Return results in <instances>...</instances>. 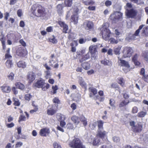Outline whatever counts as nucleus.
<instances>
[{"label":"nucleus","instance_id":"nucleus-1","mask_svg":"<svg viewBox=\"0 0 148 148\" xmlns=\"http://www.w3.org/2000/svg\"><path fill=\"white\" fill-rule=\"evenodd\" d=\"M108 24L106 23L103 25L100 29L102 38L106 40H108L110 36V32L108 29Z\"/></svg>","mask_w":148,"mask_h":148},{"label":"nucleus","instance_id":"nucleus-2","mask_svg":"<svg viewBox=\"0 0 148 148\" xmlns=\"http://www.w3.org/2000/svg\"><path fill=\"white\" fill-rule=\"evenodd\" d=\"M117 62L119 66L125 67V68L123 69V70L125 73H127L130 71V66L127 61L122 59V58L119 57H118Z\"/></svg>","mask_w":148,"mask_h":148},{"label":"nucleus","instance_id":"nucleus-3","mask_svg":"<svg viewBox=\"0 0 148 148\" xmlns=\"http://www.w3.org/2000/svg\"><path fill=\"white\" fill-rule=\"evenodd\" d=\"M144 25H140L138 29L136 31L134 34H129L125 38V40L128 42H130L132 40H136V37L139 36L140 30L142 29Z\"/></svg>","mask_w":148,"mask_h":148},{"label":"nucleus","instance_id":"nucleus-4","mask_svg":"<svg viewBox=\"0 0 148 148\" xmlns=\"http://www.w3.org/2000/svg\"><path fill=\"white\" fill-rule=\"evenodd\" d=\"M35 8L34 6L33 5L32 9L33 10V13L35 14L36 16L38 17L44 16L45 15V9L41 5H39L38 7L36 9H37V12H36L34 8Z\"/></svg>","mask_w":148,"mask_h":148},{"label":"nucleus","instance_id":"nucleus-5","mask_svg":"<svg viewBox=\"0 0 148 148\" xmlns=\"http://www.w3.org/2000/svg\"><path fill=\"white\" fill-rule=\"evenodd\" d=\"M69 145L71 147L73 148H85L82 145L81 142L78 138L74 139L69 143Z\"/></svg>","mask_w":148,"mask_h":148},{"label":"nucleus","instance_id":"nucleus-6","mask_svg":"<svg viewBox=\"0 0 148 148\" xmlns=\"http://www.w3.org/2000/svg\"><path fill=\"white\" fill-rule=\"evenodd\" d=\"M89 52L91 56L92 59L95 60L97 53L96 46L95 45L90 46L89 48Z\"/></svg>","mask_w":148,"mask_h":148},{"label":"nucleus","instance_id":"nucleus-7","mask_svg":"<svg viewBox=\"0 0 148 148\" xmlns=\"http://www.w3.org/2000/svg\"><path fill=\"white\" fill-rule=\"evenodd\" d=\"M133 51V49L130 47H125L123 51V57L125 58L130 57Z\"/></svg>","mask_w":148,"mask_h":148},{"label":"nucleus","instance_id":"nucleus-8","mask_svg":"<svg viewBox=\"0 0 148 148\" xmlns=\"http://www.w3.org/2000/svg\"><path fill=\"white\" fill-rule=\"evenodd\" d=\"M137 11L134 9H132L126 11V15L128 18H134L137 14Z\"/></svg>","mask_w":148,"mask_h":148},{"label":"nucleus","instance_id":"nucleus-9","mask_svg":"<svg viewBox=\"0 0 148 148\" xmlns=\"http://www.w3.org/2000/svg\"><path fill=\"white\" fill-rule=\"evenodd\" d=\"M54 105L56 106V108L53 106L52 108L47 110V113L48 115H53L56 113L58 109V105L57 104H55Z\"/></svg>","mask_w":148,"mask_h":148},{"label":"nucleus","instance_id":"nucleus-10","mask_svg":"<svg viewBox=\"0 0 148 148\" xmlns=\"http://www.w3.org/2000/svg\"><path fill=\"white\" fill-rule=\"evenodd\" d=\"M27 54L26 50L22 49L21 48H19L16 51V54L20 57L25 56Z\"/></svg>","mask_w":148,"mask_h":148},{"label":"nucleus","instance_id":"nucleus-11","mask_svg":"<svg viewBox=\"0 0 148 148\" xmlns=\"http://www.w3.org/2000/svg\"><path fill=\"white\" fill-rule=\"evenodd\" d=\"M107 132L103 130V129H98L97 132V136L103 138L107 134Z\"/></svg>","mask_w":148,"mask_h":148},{"label":"nucleus","instance_id":"nucleus-12","mask_svg":"<svg viewBox=\"0 0 148 148\" xmlns=\"http://www.w3.org/2000/svg\"><path fill=\"white\" fill-rule=\"evenodd\" d=\"M35 78V74L33 72H29L27 75V79L30 83L32 82Z\"/></svg>","mask_w":148,"mask_h":148},{"label":"nucleus","instance_id":"nucleus-13","mask_svg":"<svg viewBox=\"0 0 148 148\" xmlns=\"http://www.w3.org/2000/svg\"><path fill=\"white\" fill-rule=\"evenodd\" d=\"M122 16V14L120 12H116L111 15L112 19L114 20L121 19Z\"/></svg>","mask_w":148,"mask_h":148},{"label":"nucleus","instance_id":"nucleus-14","mask_svg":"<svg viewBox=\"0 0 148 148\" xmlns=\"http://www.w3.org/2000/svg\"><path fill=\"white\" fill-rule=\"evenodd\" d=\"M58 24L61 27H63V32L65 33H67V31L68 28V25L64 22L61 21L58 22Z\"/></svg>","mask_w":148,"mask_h":148},{"label":"nucleus","instance_id":"nucleus-15","mask_svg":"<svg viewBox=\"0 0 148 148\" xmlns=\"http://www.w3.org/2000/svg\"><path fill=\"white\" fill-rule=\"evenodd\" d=\"M133 131L135 132H139L142 130V126L141 125L138 124L135 126L132 127Z\"/></svg>","mask_w":148,"mask_h":148},{"label":"nucleus","instance_id":"nucleus-16","mask_svg":"<svg viewBox=\"0 0 148 148\" xmlns=\"http://www.w3.org/2000/svg\"><path fill=\"white\" fill-rule=\"evenodd\" d=\"M1 88L2 92L4 93H9L11 90V88L9 86L5 84L1 86Z\"/></svg>","mask_w":148,"mask_h":148},{"label":"nucleus","instance_id":"nucleus-17","mask_svg":"<svg viewBox=\"0 0 148 148\" xmlns=\"http://www.w3.org/2000/svg\"><path fill=\"white\" fill-rule=\"evenodd\" d=\"M45 84V82L43 80H38L35 83V86L37 88H43V86Z\"/></svg>","mask_w":148,"mask_h":148},{"label":"nucleus","instance_id":"nucleus-18","mask_svg":"<svg viewBox=\"0 0 148 148\" xmlns=\"http://www.w3.org/2000/svg\"><path fill=\"white\" fill-rule=\"evenodd\" d=\"M50 132L48 128H44L40 130V134L42 136H46L47 134H48Z\"/></svg>","mask_w":148,"mask_h":148},{"label":"nucleus","instance_id":"nucleus-19","mask_svg":"<svg viewBox=\"0 0 148 148\" xmlns=\"http://www.w3.org/2000/svg\"><path fill=\"white\" fill-rule=\"evenodd\" d=\"M78 82L80 85L83 88H84L85 90L86 89L87 85L86 83L85 82L84 80L82 77H80L79 79Z\"/></svg>","mask_w":148,"mask_h":148},{"label":"nucleus","instance_id":"nucleus-20","mask_svg":"<svg viewBox=\"0 0 148 148\" xmlns=\"http://www.w3.org/2000/svg\"><path fill=\"white\" fill-rule=\"evenodd\" d=\"M84 25L86 27L85 28L86 30L91 29L93 28V24L91 21H88L84 23Z\"/></svg>","mask_w":148,"mask_h":148},{"label":"nucleus","instance_id":"nucleus-21","mask_svg":"<svg viewBox=\"0 0 148 148\" xmlns=\"http://www.w3.org/2000/svg\"><path fill=\"white\" fill-rule=\"evenodd\" d=\"M63 6L62 4H59L56 7V11L60 15H61L63 12Z\"/></svg>","mask_w":148,"mask_h":148},{"label":"nucleus","instance_id":"nucleus-22","mask_svg":"<svg viewBox=\"0 0 148 148\" xmlns=\"http://www.w3.org/2000/svg\"><path fill=\"white\" fill-rule=\"evenodd\" d=\"M56 63V61L54 60L53 59H51L49 62V65L50 66L53 67L54 68L57 69L58 67L59 64L57 63L54 64Z\"/></svg>","mask_w":148,"mask_h":148},{"label":"nucleus","instance_id":"nucleus-23","mask_svg":"<svg viewBox=\"0 0 148 148\" xmlns=\"http://www.w3.org/2000/svg\"><path fill=\"white\" fill-rule=\"evenodd\" d=\"M101 63L105 66H111L112 65V62L109 60L104 59L101 61Z\"/></svg>","mask_w":148,"mask_h":148},{"label":"nucleus","instance_id":"nucleus-24","mask_svg":"<svg viewBox=\"0 0 148 148\" xmlns=\"http://www.w3.org/2000/svg\"><path fill=\"white\" fill-rule=\"evenodd\" d=\"M1 34L0 36L1 37V38H0V40L1 42L2 45L3 46V49H4L5 48V40L4 38V36L3 34V32H1Z\"/></svg>","mask_w":148,"mask_h":148},{"label":"nucleus","instance_id":"nucleus-25","mask_svg":"<svg viewBox=\"0 0 148 148\" xmlns=\"http://www.w3.org/2000/svg\"><path fill=\"white\" fill-rule=\"evenodd\" d=\"M15 85L17 88L21 90H23L25 88L24 85L19 82H17L15 84Z\"/></svg>","mask_w":148,"mask_h":148},{"label":"nucleus","instance_id":"nucleus-26","mask_svg":"<svg viewBox=\"0 0 148 148\" xmlns=\"http://www.w3.org/2000/svg\"><path fill=\"white\" fill-rule=\"evenodd\" d=\"M82 66L85 70H87L90 68V64L87 62L83 63L82 64Z\"/></svg>","mask_w":148,"mask_h":148},{"label":"nucleus","instance_id":"nucleus-27","mask_svg":"<svg viewBox=\"0 0 148 148\" xmlns=\"http://www.w3.org/2000/svg\"><path fill=\"white\" fill-rule=\"evenodd\" d=\"M82 2L86 5H92L94 2L92 0H82Z\"/></svg>","mask_w":148,"mask_h":148},{"label":"nucleus","instance_id":"nucleus-28","mask_svg":"<svg viewBox=\"0 0 148 148\" xmlns=\"http://www.w3.org/2000/svg\"><path fill=\"white\" fill-rule=\"evenodd\" d=\"M64 3L65 6L71 7L73 3V0H65Z\"/></svg>","mask_w":148,"mask_h":148},{"label":"nucleus","instance_id":"nucleus-29","mask_svg":"<svg viewBox=\"0 0 148 148\" xmlns=\"http://www.w3.org/2000/svg\"><path fill=\"white\" fill-rule=\"evenodd\" d=\"M100 142V138L97 136L93 140L92 144L94 145H97L99 144Z\"/></svg>","mask_w":148,"mask_h":148},{"label":"nucleus","instance_id":"nucleus-30","mask_svg":"<svg viewBox=\"0 0 148 148\" xmlns=\"http://www.w3.org/2000/svg\"><path fill=\"white\" fill-rule=\"evenodd\" d=\"M78 16L77 15H74L71 16V21L74 24H76L78 22Z\"/></svg>","mask_w":148,"mask_h":148},{"label":"nucleus","instance_id":"nucleus-31","mask_svg":"<svg viewBox=\"0 0 148 148\" xmlns=\"http://www.w3.org/2000/svg\"><path fill=\"white\" fill-rule=\"evenodd\" d=\"M90 52H88L85 56L82 57V58L80 59V61L82 62L90 58Z\"/></svg>","mask_w":148,"mask_h":148},{"label":"nucleus","instance_id":"nucleus-32","mask_svg":"<svg viewBox=\"0 0 148 148\" xmlns=\"http://www.w3.org/2000/svg\"><path fill=\"white\" fill-rule=\"evenodd\" d=\"M121 47V46H119L114 49V52L115 54L119 55L120 54V51Z\"/></svg>","mask_w":148,"mask_h":148},{"label":"nucleus","instance_id":"nucleus-33","mask_svg":"<svg viewBox=\"0 0 148 148\" xmlns=\"http://www.w3.org/2000/svg\"><path fill=\"white\" fill-rule=\"evenodd\" d=\"M98 129H103V122L101 120H99L97 121Z\"/></svg>","mask_w":148,"mask_h":148},{"label":"nucleus","instance_id":"nucleus-34","mask_svg":"<svg viewBox=\"0 0 148 148\" xmlns=\"http://www.w3.org/2000/svg\"><path fill=\"white\" fill-rule=\"evenodd\" d=\"M109 41L111 44H117L119 41H120V39L116 40L114 38H111L109 39Z\"/></svg>","mask_w":148,"mask_h":148},{"label":"nucleus","instance_id":"nucleus-35","mask_svg":"<svg viewBox=\"0 0 148 148\" xmlns=\"http://www.w3.org/2000/svg\"><path fill=\"white\" fill-rule=\"evenodd\" d=\"M79 119L81 121L83 122V124L84 126H86L87 125V122L86 121V119L84 116L83 115L80 116Z\"/></svg>","mask_w":148,"mask_h":148},{"label":"nucleus","instance_id":"nucleus-36","mask_svg":"<svg viewBox=\"0 0 148 148\" xmlns=\"http://www.w3.org/2000/svg\"><path fill=\"white\" fill-rule=\"evenodd\" d=\"M17 65L19 67L25 68L26 66L25 62L23 61H19L17 63Z\"/></svg>","mask_w":148,"mask_h":148},{"label":"nucleus","instance_id":"nucleus-37","mask_svg":"<svg viewBox=\"0 0 148 148\" xmlns=\"http://www.w3.org/2000/svg\"><path fill=\"white\" fill-rule=\"evenodd\" d=\"M71 120L75 123H78L79 122V119L78 117L74 116L71 117Z\"/></svg>","mask_w":148,"mask_h":148},{"label":"nucleus","instance_id":"nucleus-38","mask_svg":"<svg viewBox=\"0 0 148 148\" xmlns=\"http://www.w3.org/2000/svg\"><path fill=\"white\" fill-rule=\"evenodd\" d=\"M49 40L50 42L54 44L58 42L57 40L56 39L55 37L53 36L49 38Z\"/></svg>","mask_w":148,"mask_h":148},{"label":"nucleus","instance_id":"nucleus-39","mask_svg":"<svg viewBox=\"0 0 148 148\" xmlns=\"http://www.w3.org/2000/svg\"><path fill=\"white\" fill-rule=\"evenodd\" d=\"M5 64L7 67L8 68H11L12 65V60H8L6 61Z\"/></svg>","mask_w":148,"mask_h":148},{"label":"nucleus","instance_id":"nucleus-40","mask_svg":"<svg viewBox=\"0 0 148 148\" xmlns=\"http://www.w3.org/2000/svg\"><path fill=\"white\" fill-rule=\"evenodd\" d=\"M125 9L126 11L130 10L132 9H134L132 4L130 3H127L125 6Z\"/></svg>","mask_w":148,"mask_h":148},{"label":"nucleus","instance_id":"nucleus-41","mask_svg":"<svg viewBox=\"0 0 148 148\" xmlns=\"http://www.w3.org/2000/svg\"><path fill=\"white\" fill-rule=\"evenodd\" d=\"M46 74L45 77L46 79L50 78L51 76V74L50 71H47L45 72Z\"/></svg>","mask_w":148,"mask_h":148},{"label":"nucleus","instance_id":"nucleus-42","mask_svg":"<svg viewBox=\"0 0 148 148\" xmlns=\"http://www.w3.org/2000/svg\"><path fill=\"white\" fill-rule=\"evenodd\" d=\"M147 114L146 112L141 111L138 114L137 116L139 117H144Z\"/></svg>","mask_w":148,"mask_h":148},{"label":"nucleus","instance_id":"nucleus-43","mask_svg":"<svg viewBox=\"0 0 148 148\" xmlns=\"http://www.w3.org/2000/svg\"><path fill=\"white\" fill-rule=\"evenodd\" d=\"M142 32L146 35H148V26L144 27L142 30Z\"/></svg>","mask_w":148,"mask_h":148},{"label":"nucleus","instance_id":"nucleus-44","mask_svg":"<svg viewBox=\"0 0 148 148\" xmlns=\"http://www.w3.org/2000/svg\"><path fill=\"white\" fill-rule=\"evenodd\" d=\"M112 139L114 142L116 143H119L120 141V138L117 136L113 137Z\"/></svg>","mask_w":148,"mask_h":148},{"label":"nucleus","instance_id":"nucleus-45","mask_svg":"<svg viewBox=\"0 0 148 148\" xmlns=\"http://www.w3.org/2000/svg\"><path fill=\"white\" fill-rule=\"evenodd\" d=\"M142 56L144 57L145 60L148 62V53L144 52L143 53Z\"/></svg>","mask_w":148,"mask_h":148},{"label":"nucleus","instance_id":"nucleus-46","mask_svg":"<svg viewBox=\"0 0 148 148\" xmlns=\"http://www.w3.org/2000/svg\"><path fill=\"white\" fill-rule=\"evenodd\" d=\"M89 89L93 93L94 95H95L97 93V89L94 88L93 87H91L89 88Z\"/></svg>","mask_w":148,"mask_h":148},{"label":"nucleus","instance_id":"nucleus-47","mask_svg":"<svg viewBox=\"0 0 148 148\" xmlns=\"http://www.w3.org/2000/svg\"><path fill=\"white\" fill-rule=\"evenodd\" d=\"M129 103V101L127 102H126L125 100L123 101L119 104V107H123L124 106L127 105Z\"/></svg>","mask_w":148,"mask_h":148},{"label":"nucleus","instance_id":"nucleus-48","mask_svg":"<svg viewBox=\"0 0 148 148\" xmlns=\"http://www.w3.org/2000/svg\"><path fill=\"white\" fill-rule=\"evenodd\" d=\"M58 118L61 121L64 120L65 119V116L61 114H59L58 115Z\"/></svg>","mask_w":148,"mask_h":148},{"label":"nucleus","instance_id":"nucleus-49","mask_svg":"<svg viewBox=\"0 0 148 148\" xmlns=\"http://www.w3.org/2000/svg\"><path fill=\"white\" fill-rule=\"evenodd\" d=\"M76 36V34L73 33H71L69 35L68 38L69 39H74Z\"/></svg>","mask_w":148,"mask_h":148},{"label":"nucleus","instance_id":"nucleus-50","mask_svg":"<svg viewBox=\"0 0 148 148\" xmlns=\"http://www.w3.org/2000/svg\"><path fill=\"white\" fill-rule=\"evenodd\" d=\"M124 80L123 78H120L119 80V84L121 86H123L124 84Z\"/></svg>","mask_w":148,"mask_h":148},{"label":"nucleus","instance_id":"nucleus-51","mask_svg":"<svg viewBox=\"0 0 148 148\" xmlns=\"http://www.w3.org/2000/svg\"><path fill=\"white\" fill-rule=\"evenodd\" d=\"M53 145L54 148H61L60 145L56 142H54Z\"/></svg>","mask_w":148,"mask_h":148},{"label":"nucleus","instance_id":"nucleus-52","mask_svg":"<svg viewBox=\"0 0 148 148\" xmlns=\"http://www.w3.org/2000/svg\"><path fill=\"white\" fill-rule=\"evenodd\" d=\"M138 111V109L136 106H134L132 110V112L134 114L137 113Z\"/></svg>","mask_w":148,"mask_h":148},{"label":"nucleus","instance_id":"nucleus-53","mask_svg":"<svg viewBox=\"0 0 148 148\" xmlns=\"http://www.w3.org/2000/svg\"><path fill=\"white\" fill-rule=\"evenodd\" d=\"M86 40V39H84L83 38H80L79 40V42L80 44H82L85 43Z\"/></svg>","mask_w":148,"mask_h":148},{"label":"nucleus","instance_id":"nucleus-54","mask_svg":"<svg viewBox=\"0 0 148 148\" xmlns=\"http://www.w3.org/2000/svg\"><path fill=\"white\" fill-rule=\"evenodd\" d=\"M139 55L136 54L133 56L132 59V60L133 62L137 60Z\"/></svg>","mask_w":148,"mask_h":148},{"label":"nucleus","instance_id":"nucleus-55","mask_svg":"<svg viewBox=\"0 0 148 148\" xmlns=\"http://www.w3.org/2000/svg\"><path fill=\"white\" fill-rule=\"evenodd\" d=\"M52 89L53 90V94H55L56 93V90L58 89V87L57 85H56L55 86H53Z\"/></svg>","mask_w":148,"mask_h":148},{"label":"nucleus","instance_id":"nucleus-56","mask_svg":"<svg viewBox=\"0 0 148 148\" xmlns=\"http://www.w3.org/2000/svg\"><path fill=\"white\" fill-rule=\"evenodd\" d=\"M14 74L13 73H11L8 75V77L10 79L12 80L14 79Z\"/></svg>","mask_w":148,"mask_h":148},{"label":"nucleus","instance_id":"nucleus-57","mask_svg":"<svg viewBox=\"0 0 148 148\" xmlns=\"http://www.w3.org/2000/svg\"><path fill=\"white\" fill-rule=\"evenodd\" d=\"M17 14L18 16L21 17L23 15V12L21 10H18L17 12Z\"/></svg>","mask_w":148,"mask_h":148},{"label":"nucleus","instance_id":"nucleus-58","mask_svg":"<svg viewBox=\"0 0 148 148\" xmlns=\"http://www.w3.org/2000/svg\"><path fill=\"white\" fill-rule=\"evenodd\" d=\"M143 79L145 82H148V75H144L142 77Z\"/></svg>","mask_w":148,"mask_h":148},{"label":"nucleus","instance_id":"nucleus-59","mask_svg":"<svg viewBox=\"0 0 148 148\" xmlns=\"http://www.w3.org/2000/svg\"><path fill=\"white\" fill-rule=\"evenodd\" d=\"M25 97L26 100H29L32 97V96L30 94H28L25 95Z\"/></svg>","mask_w":148,"mask_h":148},{"label":"nucleus","instance_id":"nucleus-60","mask_svg":"<svg viewBox=\"0 0 148 148\" xmlns=\"http://www.w3.org/2000/svg\"><path fill=\"white\" fill-rule=\"evenodd\" d=\"M5 57L6 59L10 60L12 58V56L10 55V53H6L5 55Z\"/></svg>","mask_w":148,"mask_h":148},{"label":"nucleus","instance_id":"nucleus-61","mask_svg":"<svg viewBox=\"0 0 148 148\" xmlns=\"http://www.w3.org/2000/svg\"><path fill=\"white\" fill-rule=\"evenodd\" d=\"M20 103L19 102V101L18 99H16V100H14V104L15 106H18L20 105Z\"/></svg>","mask_w":148,"mask_h":148},{"label":"nucleus","instance_id":"nucleus-62","mask_svg":"<svg viewBox=\"0 0 148 148\" xmlns=\"http://www.w3.org/2000/svg\"><path fill=\"white\" fill-rule=\"evenodd\" d=\"M26 117L24 116L21 115L19 117L18 122H19L21 121H24Z\"/></svg>","mask_w":148,"mask_h":148},{"label":"nucleus","instance_id":"nucleus-63","mask_svg":"<svg viewBox=\"0 0 148 148\" xmlns=\"http://www.w3.org/2000/svg\"><path fill=\"white\" fill-rule=\"evenodd\" d=\"M23 143L21 142H18L15 145L16 148L19 147L23 145Z\"/></svg>","mask_w":148,"mask_h":148},{"label":"nucleus","instance_id":"nucleus-64","mask_svg":"<svg viewBox=\"0 0 148 148\" xmlns=\"http://www.w3.org/2000/svg\"><path fill=\"white\" fill-rule=\"evenodd\" d=\"M49 86L50 85L49 84H47L45 86L42 88V90H45L49 87Z\"/></svg>","mask_w":148,"mask_h":148}]
</instances>
